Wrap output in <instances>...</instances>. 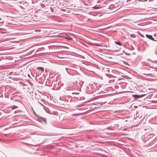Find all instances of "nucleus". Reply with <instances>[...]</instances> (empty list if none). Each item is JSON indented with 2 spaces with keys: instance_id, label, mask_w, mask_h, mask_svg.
<instances>
[{
  "instance_id": "f257e3e1",
  "label": "nucleus",
  "mask_w": 157,
  "mask_h": 157,
  "mask_svg": "<svg viewBox=\"0 0 157 157\" xmlns=\"http://www.w3.org/2000/svg\"><path fill=\"white\" fill-rule=\"evenodd\" d=\"M17 5L23 9L29 10L30 7L29 3L25 1H21L17 3Z\"/></svg>"
},
{
  "instance_id": "f03ea898",
  "label": "nucleus",
  "mask_w": 157,
  "mask_h": 157,
  "mask_svg": "<svg viewBox=\"0 0 157 157\" xmlns=\"http://www.w3.org/2000/svg\"><path fill=\"white\" fill-rule=\"evenodd\" d=\"M144 95H132V96L133 97L135 98L136 99L137 98H139L141 97H142L144 96Z\"/></svg>"
},
{
  "instance_id": "7ed1b4c3",
  "label": "nucleus",
  "mask_w": 157,
  "mask_h": 157,
  "mask_svg": "<svg viewBox=\"0 0 157 157\" xmlns=\"http://www.w3.org/2000/svg\"><path fill=\"white\" fill-rule=\"evenodd\" d=\"M146 36L149 39L153 40V41L155 40L154 38L152 37V36L151 35L146 34Z\"/></svg>"
},
{
  "instance_id": "20e7f679",
  "label": "nucleus",
  "mask_w": 157,
  "mask_h": 157,
  "mask_svg": "<svg viewBox=\"0 0 157 157\" xmlns=\"http://www.w3.org/2000/svg\"><path fill=\"white\" fill-rule=\"evenodd\" d=\"M40 120L41 121H43L44 122H45V123L46 124V119L45 118H43V117H40Z\"/></svg>"
},
{
  "instance_id": "39448f33",
  "label": "nucleus",
  "mask_w": 157,
  "mask_h": 157,
  "mask_svg": "<svg viewBox=\"0 0 157 157\" xmlns=\"http://www.w3.org/2000/svg\"><path fill=\"white\" fill-rule=\"evenodd\" d=\"M10 107L12 109H13L18 108V106L16 105H13Z\"/></svg>"
},
{
  "instance_id": "423d86ee",
  "label": "nucleus",
  "mask_w": 157,
  "mask_h": 157,
  "mask_svg": "<svg viewBox=\"0 0 157 157\" xmlns=\"http://www.w3.org/2000/svg\"><path fill=\"white\" fill-rule=\"evenodd\" d=\"M114 7V5H111L109 6V8L110 9L112 10L113 9Z\"/></svg>"
},
{
  "instance_id": "0eeeda50",
  "label": "nucleus",
  "mask_w": 157,
  "mask_h": 157,
  "mask_svg": "<svg viewBox=\"0 0 157 157\" xmlns=\"http://www.w3.org/2000/svg\"><path fill=\"white\" fill-rule=\"evenodd\" d=\"M115 43L116 44H117L119 45H121L122 44L120 43L119 41H115Z\"/></svg>"
},
{
  "instance_id": "6e6552de",
  "label": "nucleus",
  "mask_w": 157,
  "mask_h": 157,
  "mask_svg": "<svg viewBox=\"0 0 157 157\" xmlns=\"http://www.w3.org/2000/svg\"><path fill=\"white\" fill-rule=\"evenodd\" d=\"M37 68L40 69L42 71H43L44 70V68L42 67H38Z\"/></svg>"
},
{
  "instance_id": "1a4fd4ad",
  "label": "nucleus",
  "mask_w": 157,
  "mask_h": 157,
  "mask_svg": "<svg viewBox=\"0 0 157 157\" xmlns=\"http://www.w3.org/2000/svg\"><path fill=\"white\" fill-rule=\"evenodd\" d=\"M73 88H72V87H69L67 88V90H73Z\"/></svg>"
},
{
  "instance_id": "9d476101",
  "label": "nucleus",
  "mask_w": 157,
  "mask_h": 157,
  "mask_svg": "<svg viewBox=\"0 0 157 157\" xmlns=\"http://www.w3.org/2000/svg\"><path fill=\"white\" fill-rule=\"evenodd\" d=\"M31 109H32V111L33 112V113L36 115V113L33 110V109L32 107H31Z\"/></svg>"
},
{
  "instance_id": "9b49d317",
  "label": "nucleus",
  "mask_w": 157,
  "mask_h": 157,
  "mask_svg": "<svg viewBox=\"0 0 157 157\" xmlns=\"http://www.w3.org/2000/svg\"><path fill=\"white\" fill-rule=\"evenodd\" d=\"M92 8L93 9H98L99 8L98 7L96 6H95L93 7H92Z\"/></svg>"
},
{
  "instance_id": "f8f14e48",
  "label": "nucleus",
  "mask_w": 157,
  "mask_h": 157,
  "mask_svg": "<svg viewBox=\"0 0 157 157\" xmlns=\"http://www.w3.org/2000/svg\"><path fill=\"white\" fill-rule=\"evenodd\" d=\"M66 39H67L68 40H72V39L70 37H67V38H66Z\"/></svg>"
},
{
  "instance_id": "ddd939ff",
  "label": "nucleus",
  "mask_w": 157,
  "mask_h": 157,
  "mask_svg": "<svg viewBox=\"0 0 157 157\" xmlns=\"http://www.w3.org/2000/svg\"><path fill=\"white\" fill-rule=\"evenodd\" d=\"M144 75H148V76H150V75H151L152 74H144Z\"/></svg>"
},
{
  "instance_id": "4468645a",
  "label": "nucleus",
  "mask_w": 157,
  "mask_h": 157,
  "mask_svg": "<svg viewBox=\"0 0 157 157\" xmlns=\"http://www.w3.org/2000/svg\"><path fill=\"white\" fill-rule=\"evenodd\" d=\"M40 103V105L41 106H43V107H44V105H43L41 103Z\"/></svg>"
},
{
  "instance_id": "2eb2a0df",
  "label": "nucleus",
  "mask_w": 157,
  "mask_h": 157,
  "mask_svg": "<svg viewBox=\"0 0 157 157\" xmlns=\"http://www.w3.org/2000/svg\"><path fill=\"white\" fill-rule=\"evenodd\" d=\"M81 106V105H78V106Z\"/></svg>"
},
{
  "instance_id": "dca6fc26",
  "label": "nucleus",
  "mask_w": 157,
  "mask_h": 157,
  "mask_svg": "<svg viewBox=\"0 0 157 157\" xmlns=\"http://www.w3.org/2000/svg\"><path fill=\"white\" fill-rule=\"evenodd\" d=\"M157 62V61H154V62L152 61V62H154V63H155V62Z\"/></svg>"
},
{
  "instance_id": "f3484780",
  "label": "nucleus",
  "mask_w": 157,
  "mask_h": 157,
  "mask_svg": "<svg viewBox=\"0 0 157 157\" xmlns=\"http://www.w3.org/2000/svg\"><path fill=\"white\" fill-rule=\"evenodd\" d=\"M28 75V76H29V75Z\"/></svg>"
},
{
  "instance_id": "a211bd4d",
  "label": "nucleus",
  "mask_w": 157,
  "mask_h": 157,
  "mask_svg": "<svg viewBox=\"0 0 157 157\" xmlns=\"http://www.w3.org/2000/svg\"><path fill=\"white\" fill-rule=\"evenodd\" d=\"M28 75V76H29V75Z\"/></svg>"
}]
</instances>
